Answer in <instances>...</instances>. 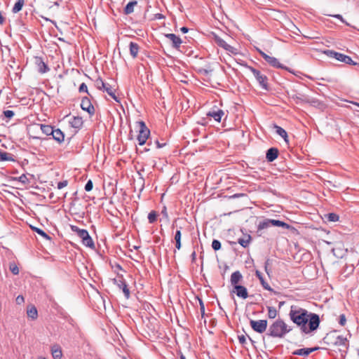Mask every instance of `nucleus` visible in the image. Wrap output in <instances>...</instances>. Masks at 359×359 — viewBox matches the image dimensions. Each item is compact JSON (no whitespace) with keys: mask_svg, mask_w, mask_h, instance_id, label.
<instances>
[{"mask_svg":"<svg viewBox=\"0 0 359 359\" xmlns=\"http://www.w3.org/2000/svg\"><path fill=\"white\" fill-rule=\"evenodd\" d=\"M325 219H327V222H335L339 221V216L334 212H330L325 215Z\"/></svg>","mask_w":359,"mask_h":359,"instance_id":"obj_36","label":"nucleus"},{"mask_svg":"<svg viewBox=\"0 0 359 359\" xmlns=\"http://www.w3.org/2000/svg\"><path fill=\"white\" fill-rule=\"evenodd\" d=\"M41 130L46 135H50L54 133V127L50 125L41 124Z\"/></svg>","mask_w":359,"mask_h":359,"instance_id":"obj_33","label":"nucleus"},{"mask_svg":"<svg viewBox=\"0 0 359 359\" xmlns=\"http://www.w3.org/2000/svg\"><path fill=\"white\" fill-rule=\"evenodd\" d=\"M129 49L130 54L133 57L135 58L137 56V53L139 52L140 46L137 43L131 41L129 43Z\"/></svg>","mask_w":359,"mask_h":359,"instance_id":"obj_30","label":"nucleus"},{"mask_svg":"<svg viewBox=\"0 0 359 359\" xmlns=\"http://www.w3.org/2000/svg\"><path fill=\"white\" fill-rule=\"evenodd\" d=\"M290 97L294 100L297 104L302 102H309V99L304 97V96L297 93L291 95Z\"/></svg>","mask_w":359,"mask_h":359,"instance_id":"obj_34","label":"nucleus"},{"mask_svg":"<svg viewBox=\"0 0 359 359\" xmlns=\"http://www.w3.org/2000/svg\"><path fill=\"white\" fill-rule=\"evenodd\" d=\"M245 67L253 74L255 78L262 89L269 90V86L267 82L268 78L265 74H263L259 70L249 66L247 64H245Z\"/></svg>","mask_w":359,"mask_h":359,"instance_id":"obj_4","label":"nucleus"},{"mask_svg":"<svg viewBox=\"0 0 359 359\" xmlns=\"http://www.w3.org/2000/svg\"><path fill=\"white\" fill-rule=\"evenodd\" d=\"M272 226H278L289 230L293 234H298V231L289 224L278 219L264 218L257 223L256 230L254 231L257 236L265 237Z\"/></svg>","mask_w":359,"mask_h":359,"instance_id":"obj_2","label":"nucleus"},{"mask_svg":"<svg viewBox=\"0 0 359 359\" xmlns=\"http://www.w3.org/2000/svg\"><path fill=\"white\" fill-rule=\"evenodd\" d=\"M68 184V181L67 180H63V181H60L57 183V187L58 189H62V188L67 187Z\"/></svg>","mask_w":359,"mask_h":359,"instance_id":"obj_49","label":"nucleus"},{"mask_svg":"<svg viewBox=\"0 0 359 359\" xmlns=\"http://www.w3.org/2000/svg\"><path fill=\"white\" fill-rule=\"evenodd\" d=\"M112 282L114 285H117L120 289L122 290L126 299H129L130 297V292L128 287V285L123 278V276H118V278L112 279Z\"/></svg>","mask_w":359,"mask_h":359,"instance_id":"obj_11","label":"nucleus"},{"mask_svg":"<svg viewBox=\"0 0 359 359\" xmlns=\"http://www.w3.org/2000/svg\"><path fill=\"white\" fill-rule=\"evenodd\" d=\"M79 91L80 93H86L89 95V93H88V87H87V85L85 83H82L79 88Z\"/></svg>","mask_w":359,"mask_h":359,"instance_id":"obj_47","label":"nucleus"},{"mask_svg":"<svg viewBox=\"0 0 359 359\" xmlns=\"http://www.w3.org/2000/svg\"><path fill=\"white\" fill-rule=\"evenodd\" d=\"M0 161H15V156L11 153L4 151L0 149Z\"/></svg>","mask_w":359,"mask_h":359,"instance_id":"obj_23","label":"nucleus"},{"mask_svg":"<svg viewBox=\"0 0 359 359\" xmlns=\"http://www.w3.org/2000/svg\"><path fill=\"white\" fill-rule=\"evenodd\" d=\"M97 88L107 93V94L116 102H119V100L115 95L114 90L110 84L104 83L102 79L97 81Z\"/></svg>","mask_w":359,"mask_h":359,"instance_id":"obj_9","label":"nucleus"},{"mask_svg":"<svg viewBox=\"0 0 359 359\" xmlns=\"http://www.w3.org/2000/svg\"><path fill=\"white\" fill-rule=\"evenodd\" d=\"M111 268L114 269V272L117 273V270H122V267L119 264L115 263L112 264L111 263Z\"/></svg>","mask_w":359,"mask_h":359,"instance_id":"obj_53","label":"nucleus"},{"mask_svg":"<svg viewBox=\"0 0 359 359\" xmlns=\"http://www.w3.org/2000/svg\"><path fill=\"white\" fill-rule=\"evenodd\" d=\"M12 180H17L21 182L22 184H26L29 182L27 175L25 174L21 175L19 177H13Z\"/></svg>","mask_w":359,"mask_h":359,"instance_id":"obj_40","label":"nucleus"},{"mask_svg":"<svg viewBox=\"0 0 359 359\" xmlns=\"http://www.w3.org/2000/svg\"><path fill=\"white\" fill-rule=\"evenodd\" d=\"M290 320L300 327L302 332L309 334L316 330L320 324V318L316 313H309L304 309L292 306L289 313Z\"/></svg>","mask_w":359,"mask_h":359,"instance_id":"obj_1","label":"nucleus"},{"mask_svg":"<svg viewBox=\"0 0 359 359\" xmlns=\"http://www.w3.org/2000/svg\"><path fill=\"white\" fill-rule=\"evenodd\" d=\"M255 275L258 278V279L260 281L261 285L265 290L271 291V292L273 291V289L271 287V286L269 285V283L265 281V280L260 271H256Z\"/></svg>","mask_w":359,"mask_h":359,"instance_id":"obj_25","label":"nucleus"},{"mask_svg":"<svg viewBox=\"0 0 359 359\" xmlns=\"http://www.w3.org/2000/svg\"><path fill=\"white\" fill-rule=\"evenodd\" d=\"M24 4L25 0H17L12 8V12L13 13H17L20 11L24 6Z\"/></svg>","mask_w":359,"mask_h":359,"instance_id":"obj_35","label":"nucleus"},{"mask_svg":"<svg viewBox=\"0 0 359 359\" xmlns=\"http://www.w3.org/2000/svg\"><path fill=\"white\" fill-rule=\"evenodd\" d=\"M268 317L271 319H273L277 316V310L273 306H268Z\"/></svg>","mask_w":359,"mask_h":359,"instance_id":"obj_39","label":"nucleus"},{"mask_svg":"<svg viewBox=\"0 0 359 359\" xmlns=\"http://www.w3.org/2000/svg\"><path fill=\"white\" fill-rule=\"evenodd\" d=\"M329 57L334 58L338 61L344 62L345 64L355 65L357 63L353 61L352 58L346 55L336 52L333 50H325L323 52Z\"/></svg>","mask_w":359,"mask_h":359,"instance_id":"obj_5","label":"nucleus"},{"mask_svg":"<svg viewBox=\"0 0 359 359\" xmlns=\"http://www.w3.org/2000/svg\"><path fill=\"white\" fill-rule=\"evenodd\" d=\"M51 353L54 359H61L62 356V349L59 345H53L51 347Z\"/></svg>","mask_w":359,"mask_h":359,"instance_id":"obj_26","label":"nucleus"},{"mask_svg":"<svg viewBox=\"0 0 359 359\" xmlns=\"http://www.w3.org/2000/svg\"><path fill=\"white\" fill-rule=\"evenodd\" d=\"M308 103H311L312 104H315L316 103H318V100H316V99H312L311 100H309V102Z\"/></svg>","mask_w":359,"mask_h":359,"instance_id":"obj_64","label":"nucleus"},{"mask_svg":"<svg viewBox=\"0 0 359 359\" xmlns=\"http://www.w3.org/2000/svg\"><path fill=\"white\" fill-rule=\"evenodd\" d=\"M42 18H43V19H44L46 21H49V22H50L51 23H53V24H54L55 25H56V22H55V21L52 20H50V19H49V18H48L43 17V16H42Z\"/></svg>","mask_w":359,"mask_h":359,"instance_id":"obj_63","label":"nucleus"},{"mask_svg":"<svg viewBox=\"0 0 359 359\" xmlns=\"http://www.w3.org/2000/svg\"><path fill=\"white\" fill-rule=\"evenodd\" d=\"M250 324L254 331L260 334L264 332L267 328L266 320H250Z\"/></svg>","mask_w":359,"mask_h":359,"instance_id":"obj_10","label":"nucleus"},{"mask_svg":"<svg viewBox=\"0 0 359 359\" xmlns=\"http://www.w3.org/2000/svg\"><path fill=\"white\" fill-rule=\"evenodd\" d=\"M16 301V303L18 304H21L24 302L25 301V299H24V297L22 295H18L15 299Z\"/></svg>","mask_w":359,"mask_h":359,"instance_id":"obj_56","label":"nucleus"},{"mask_svg":"<svg viewBox=\"0 0 359 359\" xmlns=\"http://www.w3.org/2000/svg\"><path fill=\"white\" fill-rule=\"evenodd\" d=\"M333 18H337L339 20L343 23L346 24L347 26H349L350 25L344 19L343 16L340 14H335L332 15Z\"/></svg>","mask_w":359,"mask_h":359,"instance_id":"obj_48","label":"nucleus"},{"mask_svg":"<svg viewBox=\"0 0 359 359\" xmlns=\"http://www.w3.org/2000/svg\"><path fill=\"white\" fill-rule=\"evenodd\" d=\"M32 228L34 231H35L36 233H37L39 235L43 237L44 238L48 239V240L50 239V237L41 229H39L38 227H34V226H32Z\"/></svg>","mask_w":359,"mask_h":359,"instance_id":"obj_38","label":"nucleus"},{"mask_svg":"<svg viewBox=\"0 0 359 359\" xmlns=\"http://www.w3.org/2000/svg\"><path fill=\"white\" fill-rule=\"evenodd\" d=\"M274 128H276V133L278 135H280L281 137H283L286 142H288V140H287L288 136H287V133L286 130L284 128H283L282 127L276 126V125H275Z\"/></svg>","mask_w":359,"mask_h":359,"instance_id":"obj_32","label":"nucleus"},{"mask_svg":"<svg viewBox=\"0 0 359 359\" xmlns=\"http://www.w3.org/2000/svg\"><path fill=\"white\" fill-rule=\"evenodd\" d=\"M51 135L53 136V138L58 143H62L65 140V135L59 128H54V133H53Z\"/></svg>","mask_w":359,"mask_h":359,"instance_id":"obj_22","label":"nucleus"},{"mask_svg":"<svg viewBox=\"0 0 359 359\" xmlns=\"http://www.w3.org/2000/svg\"><path fill=\"white\" fill-rule=\"evenodd\" d=\"M137 4V1L135 0L129 1L124 8V13L129 15L133 13L134 7Z\"/></svg>","mask_w":359,"mask_h":359,"instance_id":"obj_31","label":"nucleus"},{"mask_svg":"<svg viewBox=\"0 0 359 359\" xmlns=\"http://www.w3.org/2000/svg\"><path fill=\"white\" fill-rule=\"evenodd\" d=\"M175 247H181V231L177 230L175 235Z\"/></svg>","mask_w":359,"mask_h":359,"instance_id":"obj_42","label":"nucleus"},{"mask_svg":"<svg viewBox=\"0 0 359 359\" xmlns=\"http://www.w3.org/2000/svg\"><path fill=\"white\" fill-rule=\"evenodd\" d=\"M211 247H221V243L219 241L214 239L212 242Z\"/></svg>","mask_w":359,"mask_h":359,"instance_id":"obj_57","label":"nucleus"},{"mask_svg":"<svg viewBox=\"0 0 359 359\" xmlns=\"http://www.w3.org/2000/svg\"><path fill=\"white\" fill-rule=\"evenodd\" d=\"M71 229L73 232L76 233V235L79 237V234H81V232L83 231L84 229H80L76 226L71 225Z\"/></svg>","mask_w":359,"mask_h":359,"instance_id":"obj_44","label":"nucleus"},{"mask_svg":"<svg viewBox=\"0 0 359 359\" xmlns=\"http://www.w3.org/2000/svg\"><path fill=\"white\" fill-rule=\"evenodd\" d=\"M5 21V18L2 15L1 11H0V25H2Z\"/></svg>","mask_w":359,"mask_h":359,"instance_id":"obj_62","label":"nucleus"},{"mask_svg":"<svg viewBox=\"0 0 359 359\" xmlns=\"http://www.w3.org/2000/svg\"><path fill=\"white\" fill-rule=\"evenodd\" d=\"M4 114L6 118H7L8 119H11L14 116L15 113L12 110H6L4 111Z\"/></svg>","mask_w":359,"mask_h":359,"instance_id":"obj_46","label":"nucleus"},{"mask_svg":"<svg viewBox=\"0 0 359 359\" xmlns=\"http://www.w3.org/2000/svg\"><path fill=\"white\" fill-rule=\"evenodd\" d=\"M233 292H235L238 297L244 299L248 297V290L246 287L243 285H236Z\"/></svg>","mask_w":359,"mask_h":359,"instance_id":"obj_20","label":"nucleus"},{"mask_svg":"<svg viewBox=\"0 0 359 359\" xmlns=\"http://www.w3.org/2000/svg\"><path fill=\"white\" fill-rule=\"evenodd\" d=\"M346 316L344 314H341L339 316V323L341 325V326H344L345 324H346Z\"/></svg>","mask_w":359,"mask_h":359,"instance_id":"obj_51","label":"nucleus"},{"mask_svg":"<svg viewBox=\"0 0 359 359\" xmlns=\"http://www.w3.org/2000/svg\"><path fill=\"white\" fill-rule=\"evenodd\" d=\"M269 262H270V260L268 259L266 261V262H265V266H264V268H265V271L266 272V273H267L268 275H269V268H268V265L269 264Z\"/></svg>","mask_w":359,"mask_h":359,"instance_id":"obj_59","label":"nucleus"},{"mask_svg":"<svg viewBox=\"0 0 359 359\" xmlns=\"http://www.w3.org/2000/svg\"><path fill=\"white\" fill-rule=\"evenodd\" d=\"M243 276L239 271L233 272L231 276V284L234 287L239 285L238 283L242 280Z\"/></svg>","mask_w":359,"mask_h":359,"instance_id":"obj_21","label":"nucleus"},{"mask_svg":"<svg viewBox=\"0 0 359 359\" xmlns=\"http://www.w3.org/2000/svg\"><path fill=\"white\" fill-rule=\"evenodd\" d=\"M34 63L37 67V70L41 74H44L49 71V68L48 65L44 62L42 57H34Z\"/></svg>","mask_w":359,"mask_h":359,"instance_id":"obj_14","label":"nucleus"},{"mask_svg":"<svg viewBox=\"0 0 359 359\" xmlns=\"http://www.w3.org/2000/svg\"><path fill=\"white\" fill-rule=\"evenodd\" d=\"M206 115L208 117H212L215 121L220 122L222 117L224 115V112L219 109H212Z\"/></svg>","mask_w":359,"mask_h":359,"instance_id":"obj_16","label":"nucleus"},{"mask_svg":"<svg viewBox=\"0 0 359 359\" xmlns=\"http://www.w3.org/2000/svg\"><path fill=\"white\" fill-rule=\"evenodd\" d=\"M291 330L292 328L283 320L278 318L269 327L266 334L274 338H283Z\"/></svg>","mask_w":359,"mask_h":359,"instance_id":"obj_3","label":"nucleus"},{"mask_svg":"<svg viewBox=\"0 0 359 359\" xmlns=\"http://www.w3.org/2000/svg\"><path fill=\"white\" fill-rule=\"evenodd\" d=\"M158 214L156 211L152 210L148 215V220L150 224H154L157 220Z\"/></svg>","mask_w":359,"mask_h":359,"instance_id":"obj_41","label":"nucleus"},{"mask_svg":"<svg viewBox=\"0 0 359 359\" xmlns=\"http://www.w3.org/2000/svg\"><path fill=\"white\" fill-rule=\"evenodd\" d=\"M252 237L250 234H244L242 238H238L236 241H230L231 245L240 244L241 247H247L250 243Z\"/></svg>","mask_w":359,"mask_h":359,"instance_id":"obj_18","label":"nucleus"},{"mask_svg":"<svg viewBox=\"0 0 359 359\" xmlns=\"http://www.w3.org/2000/svg\"><path fill=\"white\" fill-rule=\"evenodd\" d=\"M137 123L140 127L137 139L140 145H144L150 135V130L144 121H140Z\"/></svg>","mask_w":359,"mask_h":359,"instance_id":"obj_6","label":"nucleus"},{"mask_svg":"<svg viewBox=\"0 0 359 359\" xmlns=\"http://www.w3.org/2000/svg\"><path fill=\"white\" fill-rule=\"evenodd\" d=\"M198 300H199V304H200V311H201L202 317H203L205 315V306H204V304H203V302L202 299H199Z\"/></svg>","mask_w":359,"mask_h":359,"instance_id":"obj_50","label":"nucleus"},{"mask_svg":"<svg viewBox=\"0 0 359 359\" xmlns=\"http://www.w3.org/2000/svg\"><path fill=\"white\" fill-rule=\"evenodd\" d=\"M279 155V150L276 147H271L266 151V159L268 162L274 161Z\"/></svg>","mask_w":359,"mask_h":359,"instance_id":"obj_15","label":"nucleus"},{"mask_svg":"<svg viewBox=\"0 0 359 359\" xmlns=\"http://www.w3.org/2000/svg\"><path fill=\"white\" fill-rule=\"evenodd\" d=\"M83 119L80 116H74L69 121L71 126L76 129H80L83 126Z\"/></svg>","mask_w":359,"mask_h":359,"instance_id":"obj_24","label":"nucleus"},{"mask_svg":"<svg viewBox=\"0 0 359 359\" xmlns=\"http://www.w3.org/2000/svg\"><path fill=\"white\" fill-rule=\"evenodd\" d=\"M165 18V15L161 13H156L154 15L153 20H162V19H164Z\"/></svg>","mask_w":359,"mask_h":359,"instance_id":"obj_54","label":"nucleus"},{"mask_svg":"<svg viewBox=\"0 0 359 359\" xmlns=\"http://www.w3.org/2000/svg\"><path fill=\"white\" fill-rule=\"evenodd\" d=\"M332 252L337 258H343L347 253V248H332Z\"/></svg>","mask_w":359,"mask_h":359,"instance_id":"obj_28","label":"nucleus"},{"mask_svg":"<svg viewBox=\"0 0 359 359\" xmlns=\"http://www.w3.org/2000/svg\"><path fill=\"white\" fill-rule=\"evenodd\" d=\"M39 249L41 250V252H38V254L46 259H49V257L48 256H46L48 252L45 250V248H39Z\"/></svg>","mask_w":359,"mask_h":359,"instance_id":"obj_52","label":"nucleus"},{"mask_svg":"<svg viewBox=\"0 0 359 359\" xmlns=\"http://www.w3.org/2000/svg\"><path fill=\"white\" fill-rule=\"evenodd\" d=\"M155 144L156 145V147L158 149H161V148H163V147H165L166 145V142H160L158 140H156L155 141Z\"/></svg>","mask_w":359,"mask_h":359,"instance_id":"obj_55","label":"nucleus"},{"mask_svg":"<svg viewBox=\"0 0 359 359\" xmlns=\"http://www.w3.org/2000/svg\"><path fill=\"white\" fill-rule=\"evenodd\" d=\"M161 214L165 217L166 218L168 217V212H167V208L165 206L163 208V210H161Z\"/></svg>","mask_w":359,"mask_h":359,"instance_id":"obj_60","label":"nucleus"},{"mask_svg":"<svg viewBox=\"0 0 359 359\" xmlns=\"http://www.w3.org/2000/svg\"><path fill=\"white\" fill-rule=\"evenodd\" d=\"M9 269L14 275H18L19 273V269L15 263H11Z\"/></svg>","mask_w":359,"mask_h":359,"instance_id":"obj_43","label":"nucleus"},{"mask_svg":"<svg viewBox=\"0 0 359 359\" xmlns=\"http://www.w3.org/2000/svg\"><path fill=\"white\" fill-rule=\"evenodd\" d=\"M337 331L334 330L328 334L323 338V342L327 345H334L335 334Z\"/></svg>","mask_w":359,"mask_h":359,"instance_id":"obj_27","label":"nucleus"},{"mask_svg":"<svg viewBox=\"0 0 359 359\" xmlns=\"http://www.w3.org/2000/svg\"><path fill=\"white\" fill-rule=\"evenodd\" d=\"M27 314L28 318H30L32 320H36L38 317L36 308L33 305L29 306L27 307Z\"/></svg>","mask_w":359,"mask_h":359,"instance_id":"obj_29","label":"nucleus"},{"mask_svg":"<svg viewBox=\"0 0 359 359\" xmlns=\"http://www.w3.org/2000/svg\"><path fill=\"white\" fill-rule=\"evenodd\" d=\"M81 108L88 113L90 116L95 114V108L91 103L90 100L88 97H84L81 100Z\"/></svg>","mask_w":359,"mask_h":359,"instance_id":"obj_12","label":"nucleus"},{"mask_svg":"<svg viewBox=\"0 0 359 359\" xmlns=\"http://www.w3.org/2000/svg\"><path fill=\"white\" fill-rule=\"evenodd\" d=\"M257 50L259 54L264 59V60L271 66L282 69H285V67L280 63L277 58L266 54L264 51L259 48H257Z\"/></svg>","mask_w":359,"mask_h":359,"instance_id":"obj_8","label":"nucleus"},{"mask_svg":"<svg viewBox=\"0 0 359 359\" xmlns=\"http://www.w3.org/2000/svg\"><path fill=\"white\" fill-rule=\"evenodd\" d=\"M347 343V339L343 336H336L334 338V346H346Z\"/></svg>","mask_w":359,"mask_h":359,"instance_id":"obj_37","label":"nucleus"},{"mask_svg":"<svg viewBox=\"0 0 359 359\" xmlns=\"http://www.w3.org/2000/svg\"><path fill=\"white\" fill-rule=\"evenodd\" d=\"M212 36H213L214 41L218 46L224 48L225 50H226L227 52L231 53L232 54L236 55L238 53L237 49L236 48L228 44L220 36H219L218 35H217L215 33H212Z\"/></svg>","mask_w":359,"mask_h":359,"instance_id":"obj_7","label":"nucleus"},{"mask_svg":"<svg viewBox=\"0 0 359 359\" xmlns=\"http://www.w3.org/2000/svg\"><path fill=\"white\" fill-rule=\"evenodd\" d=\"M319 349V347H314V348H300V349H297L295 351H294L292 352V354L293 355H304V356H307L309 355L311 353L315 351H317Z\"/></svg>","mask_w":359,"mask_h":359,"instance_id":"obj_19","label":"nucleus"},{"mask_svg":"<svg viewBox=\"0 0 359 359\" xmlns=\"http://www.w3.org/2000/svg\"><path fill=\"white\" fill-rule=\"evenodd\" d=\"M180 31L183 33V34H186L189 32V28L187 27H181L180 29Z\"/></svg>","mask_w":359,"mask_h":359,"instance_id":"obj_61","label":"nucleus"},{"mask_svg":"<svg viewBox=\"0 0 359 359\" xmlns=\"http://www.w3.org/2000/svg\"><path fill=\"white\" fill-rule=\"evenodd\" d=\"M165 36L172 41V46L175 49H178L182 43V40L180 37L175 34H165Z\"/></svg>","mask_w":359,"mask_h":359,"instance_id":"obj_17","label":"nucleus"},{"mask_svg":"<svg viewBox=\"0 0 359 359\" xmlns=\"http://www.w3.org/2000/svg\"><path fill=\"white\" fill-rule=\"evenodd\" d=\"M93 183L91 180H89L86 182L84 189H85L86 191L89 192V191H90L93 189Z\"/></svg>","mask_w":359,"mask_h":359,"instance_id":"obj_45","label":"nucleus"},{"mask_svg":"<svg viewBox=\"0 0 359 359\" xmlns=\"http://www.w3.org/2000/svg\"><path fill=\"white\" fill-rule=\"evenodd\" d=\"M238 341L241 344H244L246 342V339L244 335L238 336Z\"/></svg>","mask_w":359,"mask_h":359,"instance_id":"obj_58","label":"nucleus"},{"mask_svg":"<svg viewBox=\"0 0 359 359\" xmlns=\"http://www.w3.org/2000/svg\"><path fill=\"white\" fill-rule=\"evenodd\" d=\"M79 238L81 240L82 244L86 247H95L94 242L87 230L84 229L81 231Z\"/></svg>","mask_w":359,"mask_h":359,"instance_id":"obj_13","label":"nucleus"}]
</instances>
